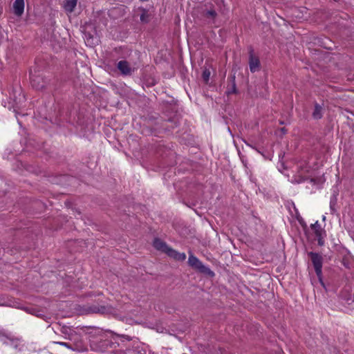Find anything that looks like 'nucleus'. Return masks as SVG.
Here are the masks:
<instances>
[{"mask_svg": "<svg viewBox=\"0 0 354 354\" xmlns=\"http://www.w3.org/2000/svg\"><path fill=\"white\" fill-rule=\"evenodd\" d=\"M30 79L31 86L36 90L41 91L50 86V78L36 68L30 70Z\"/></svg>", "mask_w": 354, "mask_h": 354, "instance_id": "1", "label": "nucleus"}, {"mask_svg": "<svg viewBox=\"0 0 354 354\" xmlns=\"http://www.w3.org/2000/svg\"><path fill=\"white\" fill-rule=\"evenodd\" d=\"M90 346L92 351L100 353H111L112 349L116 348L115 343L103 338L100 340H91Z\"/></svg>", "mask_w": 354, "mask_h": 354, "instance_id": "2", "label": "nucleus"}, {"mask_svg": "<svg viewBox=\"0 0 354 354\" xmlns=\"http://www.w3.org/2000/svg\"><path fill=\"white\" fill-rule=\"evenodd\" d=\"M308 256L310 258L313 266L314 267L316 275L323 287H325L324 283L322 280V265L324 258L319 253L314 252H308Z\"/></svg>", "mask_w": 354, "mask_h": 354, "instance_id": "3", "label": "nucleus"}, {"mask_svg": "<svg viewBox=\"0 0 354 354\" xmlns=\"http://www.w3.org/2000/svg\"><path fill=\"white\" fill-rule=\"evenodd\" d=\"M188 264L192 268L200 273L204 274L210 277H214V272L207 266H205L196 257L190 254L188 258Z\"/></svg>", "mask_w": 354, "mask_h": 354, "instance_id": "4", "label": "nucleus"}, {"mask_svg": "<svg viewBox=\"0 0 354 354\" xmlns=\"http://www.w3.org/2000/svg\"><path fill=\"white\" fill-rule=\"evenodd\" d=\"M53 344L65 346L68 349L77 352H84L87 350L86 346L80 338H77V339H75L73 343L53 342Z\"/></svg>", "mask_w": 354, "mask_h": 354, "instance_id": "5", "label": "nucleus"}, {"mask_svg": "<svg viewBox=\"0 0 354 354\" xmlns=\"http://www.w3.org/2000/svg\"><path fill=\"white\" fill-rule=\"evenodd\" d=\"M248 64L250 70L252 73L259 71L261 68V63L259 58L254 54V50L251 46L249 48Z\"/></svg>", "mask_w": 354, "mask_h": 354, "instance_id": "6", "label": "nucleus"}, {"mask_svg": "<svg viewBox=\"0 0 354 354\" xmlns=\"http://www.w3.org/2000/svg\"><path fill=\"white\" fill-rule=\"evenodd\" d=\"M117 68L124 75H131L132 71L129 63L125 60L120 61L117 64Z\"/></svg>", "mask_w": 354, "mask_h": 354, "instance_id": "7", "label": "nucleus"}, {"mask_svg": "<svg viewBox=\"0 0 354 354\" xmlns=\"http://www.w3.org/2000/svg\"><path fill=\"white\" fill-rule=\"evenodd\" d=\"M24 11V0H15L13 3V12L17 17H21Z\"/></svg>", "mask_w": 354, "mask_h": 354, "instance_id": "8", "label": "nucleus"}, {"mask_svg": "<svg viewBox=\"0 0 354 354\" xmlns=\"http://www.w3.org/2000/svg\"><path fill=\"white\" fill-rule=\"evenodd\" d=\"M167 254L173 258L174 259L179 261H183L186 259V254L184 252H178V251L172 249L171 248L168 250Z\"/></svg>", "mask_w": 354, "mask_h": 354, "instance_id": "9", "label": "nucleus"}, {"mask_svg": "<svg viewBox=\"0 0 354 354\" xmlns=\"http://www.w3.org/2000/svg\"><path fill=\"white\" fill-rule=\"evenodd\" d=\"M153 247L158 250L162 251L165 253H167L168 250H169L170 247H169L167 243L158 238H156L153 240Z\"/></svg>", "mask_w": 354, "mask_h": 354, "instance_id": "10", "label": "nucleus"}, {"mask_svg": "<svg viewBox=\"0 0 354 354\" xmlns=\"http://www.w3.org/2000/svg\"><path fill=\"white\" fill-rule=\"evenodd\" d=\"M236 93H237V89H236V86L235 75L234 74V75H232L228 78V84H227L226 93L227 95H231V94Z\"/></svg>", "mask_w": 354, "mask_h": 354, "instance_id": "11", "label": "nucleus"}, {"mask_svg": "<svg viewBox=\"0 0 354 354\" xmlns=\"http://www.w3.org/2000/svg\"><path fill=\"white\" fill-rule=\"evenodd\" d=\"M310 227L313 230L316 238L320 236H326V231L322 227L321 225L317 221L315 223L311 224Z\"/></svg>", "mask_w": 354, "mask_h": 354, "instance_id": "12", "label": "nucleus"}, {"mask_svg": "<svg viewBox=\"0 0 354 354\" xmlns=\"http://www.w3.org/2000/svg\"><path fill=\"white\" fill-rule=\"evenodd\" d=\"M111 308L109 306H97V305H93L89 307L88 311L92 313H101V314H105L109 312H110Z\"/></svg>", "mask_w": 354, "mask_h": 354, "instance_id": "13", "label": "nucleus"}, {"mask_svg": "<svg viewBox=\"0 0 354 354\" xmlns=\"http://www.w3.org/2000/svg\"><path fill=\"white\" fill-rule=\"evenodd\" d=\"M323 106L322 105L315 102L314 110L312 113V116L315 120H319L323 117Z\"/></svg>", "mask_w": 354, "mask_h": 354, "instance_id": "14", "label": "nucleus"}, {"mask_svg": "<svg viewBox=\"0 0 354 354\" xmlns=\"http://www.w3.org/2000/svg\"><path fill=\"white\" fill-rule=\"evenodd\" d=\"M6 337L8 341L3 342L5 344L10 345L15 348H18L20 343L21 342V338L8 335H6Z\"/></svg>", "mask_w": 354, "mask_h": 354, "instance_id": "15", "label": "nucleus"}, {"mask_svg": "<svg viewBox=\"0 0 354 354\" xmlns=\"http://www.w3.org/2000/svg\"><path fill=\"white\" fill-rule=\"evenodd\" d=\"M77 0H65L64 8L66 12H72L77 6Z\"/></svg>", "mask_w": 354, "mask_h": 354, "instance_id": "16", "label": "nucleus"}, {"mask_svg": "<svg viewBox=\"0 0 354 354\" xmlns=\"http://www.w3.org/2000/svg\"><path fill=\"white\" fill-rule=\"evenodd\" d=\"M24 309L28 313L33 315H35V316H37L38 317L43 318L44 317V314L42 313H43L42 310H39V309H37V308H35V307H25Z\"/></svg>", "mask_w": 354, "mask_h": 354, "instance_id": "17", "label": "nucleus"}, {"mask_svg": "<svg viewBox=\"0 0 354 354\" xmlns=\"http://www.w3.org/2000/svg\"><path fill=\"white\" fill-rule=\"evenodd\" d=\"M142 13L140 19L142 22L147 23L149 21V14L148 11L145 8H141Z\"/></svg>", "mask_w": 354, "mask_h": 354, "instance_id": "18", "label": "nucleus"}, {"mask_svg": "<svg viewBox=\"0 0 354 354\" xmlns=\"http://www.w3.org/2000/svg\"><path fill=\"white\" fill-rule=\"evenodd\" d=\"M205 16L207 18L211 19L212 21H214L215 18L217 16V13L214 10H209L205 12Z\"/></svg>", "mask_w": 354, "mask_h": 354, "instance_id": "19", "label": "nucleus"}, {"mask_svg": "<svg viewBox=\"0 0 354 354\" xmlns=\"http://www.w3.org/2000/svg\"><path fill=\"white\" fill-rule=\"evenodd\" d=\"M142 351L139 347H136L133 349H127L125 354H143Z\"/></svg>", "mask_w": 354, "mask_h": 354, "instance_id": "20", "label": "nucleus"}, {"mask_svg": "<svg viewBox=\"0 0 354 354\" xmlns=\"http://www.w3.org/2000/svg\"><path fill=\"white\" fill-rule=\"evenodd\" d=\"M336 203H337V197L335 195H333L330 198V210L332 212H335V206Z\"/></svg>", "mask_w": 354, "mask_h": 354, "instance_id": "21", "label": "nucleus"}, {"mask_svg": "<svg viewBox=\"0 0 354 354\" xmlns=\"http://www.w3.org/2000/svg\"><path fill=\"white\" fill-rule=\"evenodd\" d=\"M209 76H210V72L209 70L207 69H205L203 72V75H202V77H203V79L204 80L205 82L207 83L209 80Z\"/></svg>", "mask_w": 354, "mask_h": 354, "instance_id": "22", "label": "nucleus"}, {"mask_svg": "<svg viewBox=\"0 0 354 354\" xmlns=\"http://www.w3.org/2000/svg\"><path fill=\"white\" fill-rule=\"evenodd\" d=\"M86 42L89 44V45H95V43L97 42V39H96L95 40V42H94V39L93 37L91 36H87L86 35Z\"/></svg>", "mask_w": 354, "mask_h": 354, "instance_id": "23", "label": "nucleus"}, {"mask_svg": "<svg viewBox=\"0 0 354 354\" xmlns=\"http://www.w3.org/2000/svg\"><path fill=\"white\" fill-rule=\"evenodd\" d=\"M326 236H320V237H317V242H318V245L319 246H323L324 245V243H325V241H324V238Z\"/></svg>", "mask_w": 354, "mask_h": 354, "instance_id": "24", "label": "nucleus"}, {"mask_svg": "<svg viewBox=\"0 0 354 354\" xmlns=\"http://www.w3.org/2000/svg\"><path fill=\"white\" fill-rule=\"evenodd\" d=\"M122 337L125 338L128 341H131V337H129V336H127V335H122Z\"/></svg>", "mask_w": 354, "mask_h": 354, "instance_id": "25", "label": "nucleus"}, {"mask_svg": "<svg viewBox=\"0 0 354 354\" xmlns=\"http://www.w3.org/2000/svg\"><path fill=\"white\" fill-rule=\"evenodd\" d=\"M178 125V122L176 121H174V125H171V127L174 128V127H177Z\"/></svg>", "mask_w": 354, "mask_h": 354, "instance_id": "26", "label": "nucleus"}, {"mask_svg": "<svg viewBox=\"0 0 354 354\" xmlns=\"http://www.w3.org/2000/svg\"><path fill=\"white\" fill-rule=\"evenodd\" d=\"M13 100L15 102H17V97L15 95V93H13Z\"/></svg>", "mask_w": 354, "mask_h": 354, "instance_id": "27", "label": "nucleus"}, {"mask_svg": "<svg viewBox=\"0 0 354 354\" xmlns=\"http://www.w3.org/2000/svg\"><path fill=\"white\" fill-rule=\"evenodd\" d=\"M62 332L64 333V334H66L67 333V329L66 328H63Z\"/></svg>", "mask_w": 354, "mask_h": 354, "instance_id": "28", "label": "nucleus"}, {"mask_svg": "<svg viewBox=\"0 0 354 354\" xmlns=\"http://www.w3.org/2000/svg\"><path fill=\"white\" fill-rule=\"evenodd\" d=\"M65 339H67V337H65ZM68 339L70 340H73V337L71 335H69V337H68Z\"/></svg>", "mask_w": 354, "mask_h": 354, "instance_id": "29", "label": "nucleus"}, {"mask_svg": "<svg viewBox=\"0 0 354 354\" xmlns=\"http://www.w3.org/2000/svg\"><path fill=\"white\" fill-rule=\"evenodd\" d=\"M21 93H19V102L21 101Z\"/></svg>", "mask_w": 354, "mask_h": 354, "instance_id": "30", "label": "nucleus"}]
</instances>
